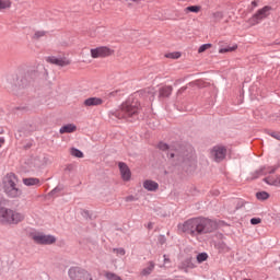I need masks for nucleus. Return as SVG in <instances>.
Segmentation results:
<instances>
[{
  "instance_id": "f257e3e1",
  "label": "nucleus",
  "mask_w": 280,
  "mask_h": 280,
  "mask_svg": "<svg viewBox=\"0 0 280 280\" xmlns=\"http://www.w3.org/2000/svg\"><path fill=\"white\" fill-rule=\"evenodd\" d=\"M179 231L191 235V237H198V235H206L213 232L214 223L209 219H190L183 224L178 225Z\"/></svg>"
},
{
  "instance_id": "f03ea898",
  "label": "nucleus",
  "mask_w": 280,
  "mask_h": 280,
  "mask_svg": "<svg viewBox=\"0 0 280 280\" xmlns=\"http://www.w3.org/2000/svg\"><path fill=\"white\" fill-rule=\"evenodd\" d=\"M139 108H141V104L137 100H127L122 103L114 115L117 119H128V117H132V115H137L139 113Z\"/></svg>"
},
{
  "instance_id": "7ed1b4c3",
  "label": "nucleus",
  "mask_w": 280,
  "mask_h": 280,
  "mask_svg": "<svg viewBox=\"0 0 280 280\" xmlns=\"http://www.w3.org/2000/svg\"><path fill=\"white\" fill-rule=\"evenodd\" d=\"M19 178L14 174H8L3 179V191L9 198H19L23 195V190L19 188Z\"/></svg>"
},
{
  "instance_id": "20e7f679",
  "label": "nucleus",
  "mask_w": 280,
  "mask_h": 280,
  "mask_svg": "<svg viewBox=\"0 0 280 280\" xmlns=\"http://www.w3.org/2000/svg\"><path fill=\"white\" fill-rule=\"evenodd\" d=\"M25 220V215L16 210L0 206V223L1 224H19Z\"/></svg>"
},
{
  "instance_id": "39448f33",
  "label": "nucleus",
  "mask_w": 280,
  "mask_h": 280,
  "mask_svg": "<svg viewBox=\"0 0 280 280\" xmlns=\"http://www.w3.org/2000/svg\"><path fill=\"white\" fill-rule=\"evenodd\" d=\"M270 10H272V7L265 5L264 8L259 9L254 15H252L248 19V23L250 27H255V25H259L264 19H268L270 16Z\"/></svg>"
},
{
  "instance_id": "423d86ee",
  "label": "nucleus",
  "mask_w": 280,
  "mask_h": 280,
  "mask_svg": "<svg viewBox=\"0 0 280 280\" xmlns=\"http://www.w3.org/2000/svg\"><path fill=\"white\" fill-rule=\"evenodd\" d=\"M31 237L35 244H40L43 246H49L56 244V236L51 234H45L43 232H35L31 234Z\"/></svg>"
},
{
  "instance_id": "0eeeda50",
  "label": "nucleus",
  "mask_w": 280,
  "mask_h": 280,
  "mask_svg": "<svg viewBox=\"0 0 280 280\" xmlns=\"http://www.w3.org/2000/svg\"><path fill=\"white\" fill-rule=\"evenodd\" d=\"M114 54L115 50L108 46H98L90 50L91 58L94 59L109 58V56H113Z\"/></svg>"
},
{
  "instance_id": "6e6552de",
  "label": "nucleus",
  "mask_w": 280,
  "mask_h": 280,
  "mask_svg": "<svg viewBox=\"0 0 280 280\" xmlns=\"http://www.w3.org/2000/svg\"><path fill=\"white\" fill-rule=\"evenodd\" d=\"M68 275L71 280H93L89 271L78 267L70 268Z\"/></svg>"
},
{
  "instance_id": "1a4fd4ad",
  "label": "nucleus",
  "mask_w": 280,
  "mask_h": 280,
  "mask_svg": "<svg viewBox=\"0 0 280 280\" xmlns=\"http://www.w3.org/2000/svg\"><path fill=\"white\" fill-rule=\"evenodd\" d=\"M210 156L217 163H220L226 159V147L215 145L210 150Z\"/></svg>"
},
{
  "instance_id": "9d476101",
  "label": "nucleus",
  "mask_w": 280,
  "mask_h": 280,
  "mask_svg": "<svg viewBox=\"0 0 280 280\" xmlns=\"http://www.w3.org/2000/svg\"><path fill=\"white\" fill-rule=\"evenodd\" d=\"M118 167H119L121 179L125 183L130 182V178H132V173L130 172V167H128V164L124 162H119Z\"/></svg>"
},
{
  "instance_id": "9b49d317",
  "label": "nucleus",
  "mask_w": 280,
  "mask_h": 280,
  "mask_svg": "<svg viewBox=\"0 0 280 280\" xmlns=\"http://www.w3.org/2000/svg\"><path fill=\"white\" fill-rule=\"evenodd\" d=\"M47 62H49L50 65H56L57 67H69V65H71V61L67 60V59H62V58H57V57H47Z\"/></svg>"
},
{
  "instance_id": "f8f14e48",
  "label": "nucleus",
  "mask_w": 280,
  "mask_h": 280,
  "mask_svg": "<svg viewBox=\"0 0 280 280\" xmlns=\"http://www.w3.org/2000/svg\"><path fill=\"white\" fill-rule=\"evenodd\" d=\"M104 104V100L102 97H89L83 102V106L91 107V106H102Z\"/></svg>"
},
{
  "instance_id": "ddd939ff",
  "label": "nucleus",
  "mask_w": 280,
  "mask_h": 280,
  "mask_svg": "<svg viewBox=\"0 0 280 280\" xmlns=\"http://www.w3.org/2000/svg\"><path fill=\"white\" fill-rule=\"evenodd\" d=\"M23 185L26 187H40V179L36 177H26L22 179Z\"/></svg>"
},
{
  "instance_id": "4468645a",
  "label": "nucleus",
  "mask_w": 280,
  "mask_h": 280,
  "mask_svg": "<svg viewBox=\"0 0 280 280\" xmlns=\"http://www.w3.org/2000/svg\"><path fill=\"white\" fill-rule=\"evenodd\" d=\"M194 268H196V265L191 261L190 258H187L178 266V269L183 270L184 272H189V270H194Z\"/></svg>"
},
{
  "instance_id": "2eb2a0df",
  "label": "nucleus",
  "mask_w": 280,
  "mask_h": 280,
  "mask_svg": "<svg viewBox=\"0 0 280 280\" xmlns=\"http://www.w3.org/2000/svg\"><path fill=\"white\" fill-rule=\"evenodd\" d=\"M142 185L147 189V191H158L159 190V183H156L152 179H145Z\"/></svg>"
},
{
  "instance_id": "dca6fc26",
  "label": "nucleus",
  "mask_w": 280,
  "mask_h": 280,
  "mask_svg": "<svg viewBox=\"0 0 280 280\" xmlns=\"http://www.w3.org/2000/svg\"><path fill=\"white\" fill-rule=\"evenodd\" d=\"M77 130H78V127L75 125L68 124V125L62 126L59 129V132H60V135H69L71 132H75Z\"/></svg>"
},
{
  "instance_id": "f3484780",
  "label": "nucleus",
  "mask_w": 280,
  "mask_h": 280,
  "mask_svg": "<svg viewBox=\"0 0 280 280\" xmlns=\"http://www.w3.org/2000/svg\"><path fill=\"white\" fill-rule=\"evenodd\" d=\"M265 183H267V185L280 187V175L268 176L267 178H265Z\"/></svg>"
},
{
  "instance_id": "a211bd4d",
  "label": "nucleus",
  "mask_w": 280,
  "mask_h": 280,
  "mask_svg": "<svg viewBox=\"0 0 280 280\" xmlns=\"http://www.w3.org/2000/svg\"><path fill=\"white\" fill-rule=\"evenodd\" d=\"M172 91L173 89L170 85L162 86L159 90V97H170L172 95Z\"/></svg>"
},
{
  "instance_id": "6ab92c4d",
  "label": "nucleus",
  "mask_w": 280,
  "mask_h": 280,
  "mask_svg": "<svg viewBox=\"0 0 280 280\" xmlns=\"http://www.w3.org/2000/svg\"><path fill=\"white\" fill-rule=\"evenodd\" d=\"M275 172H277V167L275 166H271V167H264L261 168L259 172H257L258 176L259 175H264V174H275Z\"/></svg>"
},
{
  "instance_id": "aec40b11",
  "label": "nucleus",
  "mask_w": 280,
  "mask_h": 280,
  "mask_svg": "<svg viewBox=\"0 0 280 280\" xmlns=\"http://www.w3.org/2000/svg\"><path fill=\"white\" fill-rule=\"evenodd\" d=\"M152 270H154V262H149V266L141 271V275L148 277V275H152Z\"/></svg>"
},
{
  "instance_id": "412c9836",
  "label": "nucleus",
  "mask_w": 280,
  "mask_h": 280,
  "mask_svg": "<svg viewBox=\"0 0 280 280\" xmlns=\"http://www.w3.org/2000/svg\"><path fill=\"white\" fill-rule=\"evenodd\" d=\"M200 10H202V7H200V5H190L185 9V12L186 13L192 12L194 14H198V12H200Z\"/></svg>"
},
{
  "instance_id": "4be33fe9",
  "label": "nucleus",
  "mask_w": 280,
  "mask_h": 280,
  "mask_svg": "<svg viewBox=\"0 0 280 280\" xmlns=\"http://www.w3.org/2000/svg\"><path fill=\"white\" fill-rule=\"evenodd\" d=\"M212 18L214 20V23H220V21H222V19H224V12L217 11V12L212 13Z\"/></svg>"
},
{
  "instance_id": "5701e85b",
  "label": "nucleus",
  "mask_w": 280,
  "mask_h": 280,
  "mask_svg": "<svg viewBox=\"0 0 280 280\" xmlns=\"http://www.w3.org/2000/svg\"><path fill=\"white\" fill-rule=\"evenodd\" d=\"M44 36H47V32H45V31H36L33 34L32 38H33V40H40V38H44Z\"/></svg>"
},
{
  "instance_id": "b1692460",
  "label": "nucleus",
  "mask_w": 280,
  "mask_h": 280,
  "mask_svg": "<svg viewBox=\"0 0 280 280\" xmlns=\"http://www.w3.org/2000/svg\"><path fill=\"white\" fill-rule=\"evenodd\" d=\"M70 154H71L72 156H75V159H84V153H83L82 151L75 149V148H72V149L70 150Z\"/></svg>"
},
{
  "instance_id": "393cba45",
  "label": "nucleus",
  "mask_w": 280,
  "mask_h": 280,
  "mask_svg": "<svg viewBox=\"0 0 280 280\" xmlns=\"http://www.w3.org/2000/svg\"><path fill=\"white\" fill-rule=\"evenodd\" d=\"M10 8H12L11 0H0V10H8Z\"/></svg>"
},
{
  "instance_id": "a878e982",
  "label": "nucleus",
  "mask_w": 280,
  "mask_h": 280,
  "mask_svg": "<svg viewBox=\"0 0 280 280\" xmlns=\"http://www.w3.org/2000/svg\"><path fill=\"white\" fill-rule=\"evenodd\" d=\"M180 52L178 51H174V52H167L165 55V58H170L171 60H178V58H180Z\"/></svg>"
},
{
  "instance_id": "bb28decb",
  "label": "nucleus",
  "mask_w": 280,
  "mask_h": 280,
  "mask_svg": "<svg viewBox=\"0 0 280 280\" xmlns=\"http://www.w3.org/2000/svg\"><path fill=\"white\" fill-rule=\"evenodd\" d=\"M256 197L258 200H268V198H270V195H268V192L266 191H261V192H257Z\"/></svg>"
},
{
  "instance_id": "cd10ccee",
  "label": "nucleus",
  "mask_w": 280,
  "mask_h": 280,
  "mask_svg": "<svg viewBox=\"0 0 280 280\" xmlns=\"http://www.w3.org/2000/svg\"><path fill=\"white\" fill-rule=\"evenodd\" d=\"M209 259V255L207 253H201L197 256L198 264H202V261H207Z\"/></svg>"
},
{
  "instance_id": "c85d7f7f",
  "label": "nucleus",
  "mask_w": 280,
  "mask_h": 280,
  "mask_svg": "<svg viewBox=\"0 0 280 280\" xmlns=\"http://www.w3.org/2000/svg\"><path fill=\"white\" fill-rule=\"evenodd\" d=\"M235 49H237V45L228 48H221L219 50V54H229V51H235Z\"/></svg>"
},
{
  "instance_id": "c756f323",
  "label": "nucleus",
  "mask_w": 280,
  "mask_h": 280,
  "mask_svg": "<svg viewBox=\"0 0 280 280\" xmlns=\"http://www.w3.org/2000/svg\"><path fill=\"white\" fill-rule=\"evenodd\" d=\"M212 45L211 44H203L199 47L198 54H205L207 49H211Z\"/></svg>"
},
{
  "instance_id": "7c9ffc66",
  "label": "nucleus",
  "mask_w": 280,
  "mask_h": 280,
  "mask_svg": "<svg viewBox=\"0 0 280 280\" xmlns=\"http://www.w3.org/2000/svg\"><path fill=\"white\" fill-rule=\"evenodd\" d=\"M113 253H115L117 255V257H124V255H126V249H124V248H114Z\"/></svg>"
},
{
  "instance_id": "2f4dec72",
  "label": "nucleus",
  "mask_w": 280,
  "mask_h": 280,
  "mask_svg": "<svg viewBox=\"0 0 280 280\" xmlns=\"http://www.w3.org/2000/svg\"><path fill=\"white\" fill-rule=\"evenodd\" d=\"M250 224H261V220L259 218H253L250 219Z\"/></svg>"
},
{
  "instance_id": "473e14b6",
  "label": "nucleus",
  "mask_w": 280,
  "mask_h": 280,
  "mask_svg": "<svg viewBox=\"0 0 280 280\" xmlns=\"http://www.w3.org/2000/svg\"><path fill=\"white\" fill-rule=\"evenodd\" d=\"M135 200H136V198H135V196H132V195L127 196V197L125 198V201H126V202H135Z\"/></svg>"
},
{
  "instance_id": "72a5a7b5",
  "label": "nucleus",
  "mask_w": 280,
  "mask_h": 280,
  "mask_svg": "<svg viewBox=\"0 0 280 280\" xmlns=\"http://www.w3.org/2000/svg\"><path fill=\"white\" fill-rule=\"evenodd\" d=\"M271 137H273V139H277L278 141H280V132H273V133H271Z\"/></svg>"
},
{
  "instance_id": "f704fd0d",
  "label": "nucleus",
  "mask_w": 280,
  "mask_h": 280,
  "mask_svg": "<svg viewBox=\"0 0 280 280\" xmlns=\"http://www.w3.org/2000/svg\"><path fill=\"white\" fill-rule=\"evenodd\" d=\"M171 262H172V260H170V257L167 255H164V266L166 264H171Z\"/></svg>"
},
{
  "instance_id": "c9c22d12",
  "label": "nucleus",
  "mask_w": 280,
  "mask_h": 280,
  "mask_svg": "<svg viewBox=\"0 0 280 280\" xmlns=\"http://www.w3.org/2000/svg\"><path fill=\"white\" fill-rule=\"evenodd\" d=\"M117 93H119V91H113L108 94L109 97H116Z\"/></svg>"
},
{
  "instance_id": "e433bc0d",
  "label": "nucleus",
  "mask_w": 280,
  "mask_h": 280,
  "mask_svg": "<svg viewBox=\"0 0 280 280\" xmlns=\"http://www.w3.org/2000/svg\"><path fill=\"white\" fill-rule=\"evenodd\" d=\"M257 5H259V1L258 0L252 1V7L253 8H257Z\"/></svg>"
},
{
  "instance_id": "4c0bfd02",
  "label": "nucleus",
  "mask_w": 280,
  "mask_h": 280,
  "mask_svg": "<svg viewBox=\"0 0 280 280\" xmlns=\"http://www.w3.org/2000/svg\"><path fill=\"white\" fill-rule=\"evenodd\" d=\"M4 143H5V138H0V148H3Z\"/></svg>"
},
{
  "instance_id": "58836bf2",
  "label": "nucleus",
  "mask_w": 280,
  "mask_h": 280,
  "mask_svg": "<svg viewBox=\"0 0 280 280\" xmlns=\"http://www.w3.org/2000/svg\"><path fill=\"white\" fill-rule=\"evenodd\" d=\"M275 45L280 46V39H276V40H275Z\"/></svg>"
},
{
  "instance_id": "ea45409f",
  "label": "nucleus",
  "mask_w": 280,
  "mask_h": 280,
  "mask_svg": "<svg viewBox=\"0 0 280 280\" xmlns=\"http://www.w3.org/2000/svg\"><path fill=\"white\" fill-rule=\"evenodd\" d=\"M162 150H167V144H162Z\"/></svg>"
},
{
  "instance_id": "a19ab883",
  "label": "nucleus",
  "mask_w": 280,
  "mask_h": 280,
  "mask_svg": "<svg viewBox=\"0 0 280 280\" xmlns=\"http://www.w3.org/2000/svg\"><path fill=\"white\" fill-rule=\"evenodd\" d=\"M168 156H170V159H174L175 154L171 152V153H168Z\"/></svg>"
},
{
  "instance_id": "79ce46f5",
  "label": "nucleus",
  "mask_w": 280,
  "mask_h": 280,
  "mask_svg": "<svg viewBox=\"0 0 280 280\" xmlns=\"http://www.w3.org/2000/svg\"><path fill=\"white\" fill-rule=\"evenodd\" d=\"M120 1H130V0H120Z\"/></svg>"
}]
</instances>
